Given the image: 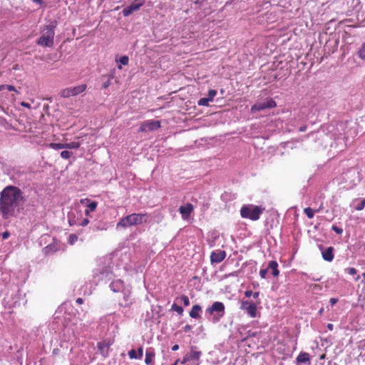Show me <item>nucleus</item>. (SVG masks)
Instances as JSON below:
<instances>
[{"mask_svg": "<svg viewBox=\"0 0 365 365\" xmlns=\"http://www.w3.org/2000/svg\"><path fill=\"white\" fill-rule=\"evenodd\" d=\"M9 235H10V233L9 232H7V231L4 232L2 233V238L4 240H6L9 237Z\"/></svg>", "mask_w": 365, "mask_h": 365, "instance_id": "nucleus-48", "label": "nucleus"}, {"mask_svg": "<svg viewBox=\"0 0 365 365\" xmlns=\"http://www.w3.org/2000/svg\"><path fill=\"white\" fill-rule=\"evenodd\" d=\"M9 91H15L19 93V91L16 89V88L12 85H6V88Z\"/></svg>", "mask_w": 365, "mask_h": 365, "instance_id": "nucleus-43", "label": "nucleus"}, {"mask_svg": "<svg viewBox=\"0 0 365 365\" xmlns=\"http://www.w3.org/2000/svg\"><path fill=\"white\" fill-rule=\"evenodd\" d=\"M307 129V126L306 125H304V126H301L299 128V132H304Z\"/></svg>", "mask_w": 365, "mask_h": 365, "instance_id": "nucleus-52", "label": "nucleus"}, {"mask_svg": "<svg viewBox=\"0 0 365 365\" xmlns=\"http://www.w3.org/2000/svg\"><path fill=\"white\" fill-rule=\"evenodd\" d=\"M364 279L362 280V282L365 284V272L362 274Z\"/></svg>", "mask_w": 365, "mask_h": 365, "instance_id": "nucleus-61", "label": "nucleus"}, {"mask_svg": "<svg viewBox=\"0 0 365 365\" xmlns=\"http://www.w3.org/2000/svg\"><path fill=\"white\" fill-rule=\"evenodd\" d=\"M98 348L101 350V352H103L105 348L108 349V346L104 342H100L98 344Z\"/></svg>", "mask_w": 365, "mask_h": 365, "instance_id": "nucleus-41", "label": "nucleus"}, {"mask_svg": "<svg viewBox=\"0 0 365 365\" xmlns=\"http://www.w3.org/2000/svg\"><path fill=\"white\" fill-rule=\"evenodd\" d=\"M129 58L127 56H123L120 58L119 62L121 65L125 66L128 63Z\"/></svg>", "mask_w": 365, "mask_h": 365, "instance_id": "nucleus-31", "label": "nucleus"}, {"mask_svg": "<svg viewBox=\"0 0 365 365\" xmlns=\"http://www.w3.org/2000/svg\"><path fill=\"white\" fill-rule=\"evenodd\" d=\"M331 230L333 231H334L336 234H339V235L341 234L342 232H343V230L341 228H340V227H337L336 225H333L331 227Z\"/></svg>", "mask_w": 365, "mask_h": 365, "instance_id": "nucleus-38", "label": "nucleus"}, {"mask_svg": "<svg viewBox=\"0 0 365 365\" xmlns=\"http://www.w3.org/2000/svg\"><path fill=\"white\" fill-rule=\"evenodd\" d=\"M345 271L351 275H354L357 272L356 269L354 267L346 268Z\"/></svg>", "mask_w": 365, "mask_h": 365, "instance_id": "nucleus-37", "label": "nucleus"}, {"mask_svg": "<svg viewBox=\"0 0 365 365\" xmlns=\"http://www.w3.org/2000/svg\"><path fill=\"white\" fill-rule=\"evenodd\" d=\"M322 257L325 261L331 262L334 259V248L332 247H327L322 252Z\"/></svg>", "mask_w": 365, "mask_h": 365, "instance_id": "nucleus-14", "label": "nucleus"}, {"mask_svg": "<svg viewBox=\"0 0 365 365\" xmlns=\"http://www.w3.org/2000/svg\"><path fill=\"white\" fill-rule=\"evenodd\" d=\"M71 88L72 90V93H73L74 96L83 92L86 88V86L85 84H82L78 86L72 87Z\"/></svg>", "mask_w": 365, "mask_h": 365, "instance_id": "nucleus-21", "label": "nucleus"}, {"mask_svg": "<svg viewBox=\"0 0 365 365\" xmlns=\"http://www.w3.org/2000/svg\"><path fill=\"white\" fill-rule=\"evenodd\" d=\"M65 143H52L50 144V147L52 148L54 150H61V149H65Z\"/></svg>", "mask_w": 365, "mask_h": 365, "instance_id": "nucleus-26", "label": "nucleus"}, {"mask_svg": "<svg viewBox=\"0 0 365 365\" xmlns=\"http://www.w3.org/2000/svg\"><path fill=\"white\" fill-rule=\"evenodd\" d=\"M180 362V359H177L175 363H173V364L171 365H177L178 363Z\"/></svg>", "mask_w": 365, "mask_h": 365, "instance_id": "nucleus-62", "label": "nucleus"}, {"mask_svg": "<svg viewBox=\"0 0 365 365\" xmlns=\"http://www.w3.org/2000/svg\"><path fill=\"white\" fill-rule=\"evenodd\" d=\"M323 312V309H321L319 312V313L321 314Z\"/></svg>", "mask_w": 365, "mask_h": 365, "instance_id": "nucleus-64", "label": "nucleus"}, {"mask_svg": "<svg viewBox=\"0 0 365 365\" xmlns=\"http://www.w3.org/2000/svg\"><path fill=\"white\" fill-rule=\"evenodd\" d=\"M202 307L199 304H195L192 307L191 311L190 312V317L192 319H197L200 317V312L201 311Z\"/></svg>", "mask_w": 365, "mask_h": 365, "instance_id": "nucleus-18", "label": "nucleus"}, {"mask_svg": "<svg viewBox=\"0 0 365 365\" xmlns=\"http://www.w3.org/2000/svg\"><path fill=\"white\" fill-rule=\"evenodd\" d=\"M145 217V215L133 213L131 215H127L126 217H123L117 223V228L123 227L125 228L127 227L140 225L143 222V218Z\"/></svg>", "mask_w": 365, "mask_h": 365, "instance_id": "nucleus-4", "label": "nucleus"}, {"mask_svg": "<svg viewBox=\"0 0 365 365\" xmlns=\"http://www.w3.org/2000/svg\"><path fill=\"white\" fill-rule=\"evenodd\" d=\"M97 205L96 202L93 201L87 205V209L93 212L96 209Z\"/></svg>", "mask_w": 365, "mask_h": 365, "instance_id": "nucleus-32", "label": "nucleus"}, {"mask_svg": "<svg viewBox=\"0 0 365 365\" xmlns=\"http://www.w3.org/2000/svg\"><path fill=\"white\" fill-rule=\"evenodd\" d=\"M240 309L247 311L252 317H255L257 315V305L252 302L242 301Z\"/></svg>", "mask_w": 365, "mask_h": 365, "instance_id": "nucleus-7", "label": "nucleus"}, {"mask_svg": "<svg viewBox=\"0 0 365 365\" xmlns=\"http://www.w3.org/2000/svg\"><path fill=\"white\" fill-rule=\"evenodd\" d=\"M252 295V290H247L245 292V296L246 297H250Z\"/></svg>", "mask_w": 365, "mask_h": 365, "instance_id": "nucleus-49", "label": "nucleus"}, {"mask_svg": "<svg viewBox=\"0 0 365 365\" xmlns=\"http://www.w3.org/2000/svg\"><path fill=\"white\" fill-rule=\"evenodd\" d=\"M210 101L207 98H202L198 101V106H208Z\"/></svg>", "mask_w": 365, "mask_h": 365, "instance_id": "nucleus-27", "label": "nucleus"}, {"mask_svg": "<svg viewBox=\"0 0 365 365\" xmlns=\"http://www.w3.org/2000/svg\"><path fill=\"white\" fill-rule=\"evenodd\" d=\"M259 292H254V293L252 292V296H253V297L255 299H257L259 297Z\"/></svg>", "mask_w": 365, "mask_h": 365, "instance_id": "nucleus-53", "label": "nucleus"}, {"mask_svg": "<svg viewBox=\"0 0 365 365\" xmlns=\"http://www.w3.org/2000/svg\"><path fill=\"white\" fill-rule=\"evenodd\" d=\"M155 354L153 349H152V348L148 349L145 352V363L147 365L152 364V361H153V359L155 357Z\"/></svg>", "mask_w": 365, "mask_h": 365, "instance_id": "nucleus-16", "label": "nucleus"}, {"mask_svg": "<svg viewBox=\"0 0 365 365\" xmlns=\"http://www.w3.org/2000/svg\"><path fill=\"white\" fill-rule=\"evenodd\" d=\"M278 264L276 261H270L268 264V269H272V274L274 277H277L279 274L278 270Z\"/></svg>", "mask_w": 365, "mask_h": 365, "instance_id": "nucleus-19", "label": "nucleus"}, {"mask_svg": "<svg viewBox=\"0 0 365 365\" xmlns=\"http://www.w3.org/2000/svg\"><path fill=\"white\" fill-rule=\"evenodd\" d=\"M90 212H91V210H88V209H86V210H85V214H86V215H89V213H90Z\"/></svg>", "mask_w": 365, "mask_h": 365, "instance_id": "nucleus-60", "label": "nucleus"}, {"mask_svg": "<svg viewBox=\"0 0 365 365\" xmlns=\"http://www.w3.org/2000/svg\"><path fill=\"white\" fill-rule=\"evenodd\" d=\"M61 96L62 98H68L70 96H73V93H72L71 88H67L61 91Z\"/></svg>", "mask_w": 365, "mask_h": 365, "instance_id": "nucleus-22", "label": "nucleus"}, {"mask_svg": "<svg viewBox=\"0 0 365 365\" xmlns=\"http://www.w3.org/2000/svg\"><path fill=\"white\" fill-rule=\"evenodd\" d=\"M110 78H112V77L109 78L108 79H107L102 85V88L103 89H106L107 88L109 87V86L110 85Z\"/></svg>", "mask_w": 365, "mask_h": 365, "instance_id": "nucleus-42", "label": "nucleus"}, {"mask_svg": "<svg viewBox=\"0 0 365 365\" xmlns=\"http://www.w3.org/2000/svg\"><path fill=\"white\" fill-rule=\"evenodd\" d=\"M89 223V220L88 218H85L83 219L81 222H80V225L83 226V227H85Z\"/></svg>", "mask_w": 365, "mask_h": 365, "instance_id": "nucleus-45", "label": "nucleus"}, {"mask_svg": "<svg viewBox=\"0 0 365 365\" xmlns=\"http://www.w3.org/2000/svg\"><path fill=\"white\" fill-rule=\"evenodd\" d=\"M181 300L182 301L184 306L187 307L190 305V299L187 296L182 295L181 297Z\"/></svg>", "mask_w": 365, "mask_h": 365, "instance_id": "nucleus-36", "label": "nucleus"}, {"mask_svg": "<svg viewBox=\"0 0 365 365\" xmlns=\"http://www.w3.org/2000/svg\"><path fill=\"white\" fill-rule=\"evenodd\" d=\"M72 155V152L63 150L61 153V157L63 159H68Z\"/></svg>", "mask_w": 365, "mask_h": 365, "instance_id": "nucleus-30", "label": "nucleus"}, {"mask_svg": "<svg viewBox=\"0 0 365 365\" xmlns=\"http://www.w3.org/2000/svg\"><path fill=\"white\" fill-rule=\"evenodd\" d=\"M297 361L298 363L309 364L310 356L307 352H301L297 357Z\"/></svg>", "mask_w": 365, "mask_h": 365, "instance_id": "nucleus-17", "label": "nucleus"}, {"mask_svg": "<svg viewBox=\"0 0 365 365\" xmlns=\"http://www.w3.org/2000/svg\"><path fill=\"white\" fill-rule=\"evenodd\" d=\"M192 210L193 205L191 203H187L185 206H180L179 208V212L184 220H186L190 217Z\"/></svg>", "mask_w": 365, "mask_h": 365, "instance_id": "nucleus-12", "label": "nucleus"}, {"mask_svg": "<svg viewBox=\"0 0 365 365\" xmlns=\"http://www.w3.org/2000/svg\"><path fill=\"white\" fill-rule=\"evenodd\" d=\"M133 303V298L130 294V291L123 292V297L122 300L119 301V305L123 307H128Z\"/></svg>", "mask_w": 365, "mask_h": 365, "instance_id": "nucleus-11", "label": "nucleus"}, {"mask_svg": "<svg viewBox=\"0 0 365 365\" xmlns=\"http://www.w3.org/2000/svg\"><path fill=\"white\" fill-rule=\"evenodd\" d=\"M128 356L130 359H138L137 352L135 349H131L128 351Z\"/></svg>", "mask_w": 365, "mask_h": 365, "instance_id": "nucleus-34", "label": "nucleus"}, {"mask_svg": "<svg viewBox=\"0 0 365 365\" xmlns=\"http://www.w3.org/2000/svg\"><path fill=\"white\" fill-rule=\"evenodd\" d=\"M216 95H217V91H215L214 89H210L208 91L207 98L210 101V102H212L214 100V98Z\"/></svg>", "mask_w": 365, "mask_h": 365, "instance_id": "nucleus-28", "label": "nucleus"}, {"mask_svg": "<svg viewBox=\"0 0 365 365\" xmlns=\"http://www.w3.org/2000/svg\"><path fill=\"white\" fill-rule=\"evenodd\" d=\"M113 273L110 269L108 267H104L102 269H97L94 272V277H98L99 280L107 279L110 280L112 279Z\"/></svg>", "mask_w": 365, "mask_h": 365, "instance_id": "nucleus-9", "label": "nucleus"}, {"mask_svg": "<svg viewBox=\"0 0 365 365\" xmlns=\"http://www.w3.org/2000/svg\"><path fill=\"white\" fill-rule=\"evenodd\" d=\"M364 207H365V199H363V200L360 202V203H359V204L356 206L355 209H356V210H362L364 208Z\"/></svg>", "mask_w": 365, "mask_h": 365, "instance_id": "nucleus-35", "label": "nucleus"}, {"mask_svg": "<svg viewBox=\"0 0 365 365\" xmlns=\"http://www.w3.org/2000/svg\"><path fill=\"white\" fill-rule=\"evenodd\" d=\"M160 127V122L159 120H148L144 122L140 127L139 130L141 132H147L150 130H155Z\"/></svg>", "mask_w": 365, "mask_h": 365, "instance_id": "nucleus-8", "label": "nucleus"}, {"mask_svg": "<svg viewBox=\"0 0 365 365\" xmlns=\"http://www.w3.org/2000/svg\"><path fill=\"white\" fill-rule=\"evenodd\" d=\"M359 57L362 59H365V43L362 45L361 48L359 51Z\"/></svg>", "mask_w": 365, "mask_h": 365, "instance_id": "nucleus-33", "label": "nucleus"}, {"mask_svg": "<svg viewBox=\"0 0 365 365\" xmlns=\"http://www.w3.org/2000/svg\"><path fill=\"white\" fill-rule=\"evenodd\" d=\"M327 328H328L329 330L332 331L333 329H334V325L332 324H327Z\"/></svg>", "mask_w": 365, "mask_h": 365, "instance_id": "nucleus-55", "label": "nucleus"}, {"mask_svg": "<svg viewBox=\"0 0 365 365\" xmlns=\"http://www.w3.org/2000/svg\"><path fill=\"white\" fill-rule=\"evenodd\" d=\"M34 2L37 3L38 4H42L43 1L42 0H32Z\"/></svg>", "mask_w": 365, "mask_h": 365, "instance_id": "nucleus-58", "label": "nucleus"}, {"mask_svg": "<svg viewBox=\"0 0 365 365\" xmlns=\"http://www.w3.org/2000/svg\"><path fill=\"white\" fill-rule=\"evenodd\" d=\"M277 106L276 102L272 98L254 104L251 108V112L261 111L265 109L272 108Z\"/></svg>", "mask_w": 365, "mask_h": 365, "instance_id": "nucleus-6", "label": "nucleus"}, {"mask_svg": "<svg viewBox=\"0 0 365 365\" xmlns=\"http://www.w3.org/2000/svg\"><path fill=\"white\" fill-rule=\"evenodd\" d=\"M329 302H330L331 305L333 306L337 303L338 299L337 298H331Z\"/></svg>", "mask_w": 365, "mask_h": 365, "instance_id": "nucleus-47", "label": "nucleus"}, {"mask_svg": "<svg viewBox=\"0 0 365 365\" xmlns=\"http://www.w3.org/2000/svg\"><path fill=\"white\" fill-rule=\"evenodd\" d=\"M196 347L192 346L190 353L187 354L190 360H198L202 354L201 351L195 350Z\"/></svg>", "mask_w": 365, "mask_h": 365, "instance_id": "nucleus-20", "label": "nucleus"}, {"mask_svg": "<svg viewBox=\"0 0 365 365\" xmlns=\"http://www.w3.org/2000/svg\"><path fill=\"white\" fill-rule=\"evenodd\" d=\"M315 210H312L311 207H307L304 210V212L306 214L309 219H312L314 217Z\"/></svg>", "mask_w": 365, "mask_h": 365, "instance_id": "nucleus-24", "label": "nucleus"}, {"mask_svg": "<svg viewBox=\"0 0 365 365\" xmlns=\"http://www.w3.org/2000/svg\"><path fill=\"white\" fill-rule=\"evenodd\" d=\"M204 1L203 0H196L195 1V4H199V5H202L203 4Z\"/></svg>", "mask_w": 365, "mask_h": 365, "instance_id": "nucleus-57", "label": "nucleus"}, {"mask_svg": "<svg viewBox=\"0 0 365 365\" xmlns=\"http://www.w3.org/2000/svg\"><path fill=\"white\" fill-rule=\"evenodd\" d=\"M141 5H142V3H140V4L132 3L130 6H127L126 8H125L123 10V16H128L133 11L138 10Z\"/></svg>", "mask_w": 365, "mask_h": 365, "instance_id": "nucleus-13", "label": "nucleus"}, {"mask_svg": "<svg viewBox=\"0 0 365 365\" xmlns=\"http://www.w3.org/2000/svg\"><path fill=\"white\" fill-rule=\"evenodd\" d=\"M57 352H58V349H53V354H57Z\"/></svg>", "mask_w": 365, "mask_h": 365, "instance_id": "nucleus-63", "label": "nucleus"}, {"mask_svg": "<svg viewBox=\"0 0 365 365\" xmlns=\"http://www.w3.org/2000/svg\"><path fill=\"white\" fill-rule=\"evenodd\" d=\"M264 207L254 205H243L240 209V215L242 218L256 221L264 211Z\"/></svg>", "mask_w": 365, "mask_h": 365, "instance_id": "nucleus-3", "label": "nucleus"}, {"mask_svg": "<svg viewBox=\"0 0 365 365\" xmlns=\"http://www.w3.org/2000/svg\"><path fill=\"white\" fill-rule=\"evenodd\" d=\"M21 106L25 107V108H31V106L29 103H26V102H22L21 103Z\"/></svg>", "mask_w": 365, "mask_h": 365, "instance_id": "nucleus-51", "label": "nucleus"}, {"mask_svg": "<svg viewBox=\"0 0 365 365\" xmlns=\"http://www.w3.org/2000/svg\"><path fill=\"white\" fill-rule=\"evenodd\" d=\"M76 302L77 304H81L83 302V299L82 298H78Z\"/></svg>", "mask_w": 365, "mask_h": 365, "instance_id": "nucleus-54", "label": "nucleus"}, {"mask_svg": "<svg viewBox=\"0 0 365 365\" xmlns=\"http://www.w3.org/2000/svg\"><path fill=\"white\" fill-rule=\"evenodd\" d=\"M138 357L139 359H140L143 356V347L142 346H140L138 349Z\"/></svg>", "mask_w": 365, "mask_h": 365, "instance_id": "nucleus-44", "label": "nucleus"}, {"mask_svg": "<svg viewBox=\"0 0 365 365\" xmlns=\"http://www.w3.org/2000/svg\"><path fill=\"white\" fill-rule=\"evenodd\" d=\"M190 361V358L188 357L187 354H186V355L183 357L182 360L180 361V363H181L182 364H185L187 361Z\"/></svg>", "mask_w": 365, "mask_h": 365, "instance_id": "nucleus-46", "label": "nucleus"}, {"mask_svg": "<svg viewBox=\"0 0 365 365\" xmlns=\"http://www.w3.org/2000/svg\"><path fill=\"white\" fill-rule=\"evenodd\" d=\"M6 85H0V91L5 89Z\"/></svg>", "mask_w": 365, "mask_h": 365, "instance_id": "nucleus-59", "label": "nucleus"}, {"mask_svg": "<svg viewBox=\"0 0 365 365\" xmlns=\"http://www.w3.org/2000/svg\"><path fill=\"white\" fill-rule=\"evenodd\" d=\"M226 252L224 250H216L211 253L210 261L212 263H220L224 260Z\"/></svg>", "mask_w": 365, "mask_h": 365, "instance_id": "nucleus-10", "label": "nucleus"}, {"mask_svg": "<svg viewBox=\"0 0 365 365\" xmlns=\"http://www.w3.org/2000/svg\"><path fill=\"white\" fill-rule=\"evenodd\" d=\"M268 272V267L267 269H262L259 271V275L262 278H266L267 274Z\"/></svg>", "mask_w": 365, "mask_h": 365, "instance_id": "nucleus-40", "label": "nucleus"}, {"mask_svg": "<svg viewBox=\"0 0 365 365\" xmlns=\"http://www.w3.org/2000/svg\"><path fill=\"white\" fill-rule=\"evenodd\" d=\"M178 349H179V346H178V344H175V345H174V346H173V347H172V350H173V351H177V350H178Z\"/></svg>", "mask_w": 365, "mask_h": 365, "instance_id": "nucleus-56", "label": "nucleus"}, {"mask_svg": "<svg viewBox=\"0 0 365 365\" xmlns=\"http://www.w3.org/2000/svg\"><path fill=\"white\" fill-rule=\"evenodd\" d=\"M78 239V237L75 234H71L69 236V242L70 244H73Z\"/></svg>", "mask_w": 365, "mask_h": 365, "instance_id": "nucleus-39", "label": "nucleus"}, {"mask_svg": "<svg viewBox=\"0 0 365 365\" xmlns=\"http://www.w3.org/2000/svg\"><path fill=\"white\" fill-rule=\"evenodd\" d=\"M57 26L56 21H51L45 26L43 34L37 40V43L45 47H51L53 45L54 29Z\"/></svg>", "mask_w": 365, "mask_h": 365, "instance_id": "nucleus-2", "label": "nucleus"}, {"mask_svg": "<svg viewBox=\"0 0 365 365\" xmlns=\"http://www.w3.org/2000/svg\"><path fill=\"white\" fill-rule=\"evenodd\" d=\"M81 145L79 142H71L65 143V149H78Z\"/></svg>", "mask_w": 365, "mask_h": 365, "instance_id": "nucleus-23", "label": "nucleus"}, {"mask_svg": "<svg viewBox=\"0 0 365 365\" xmlns=\"http://www.w3.org/2000/svg\"><path fill=\"white\" fill-rule=\"evenodd\" d=\"M68 219L70 226H73L76 224V222L75 220V215L73 212H68Z\"/></svg>", "mask_w": 365, "mask_h": 365, "instance_id": "nucleus-25", "label": "nucleus"}, {"mask_svg": "<svg viewBox=\"0 0 365 365\" xmlns=\"http://www.w3.org/2000/svg\"><path fill=\"white\" fill-rule=\"evenodd\" d=\"M172 310L177 312L179 314H182L183 313V308L180 306H178L175 303L172 305Z\"/></svg>", "mask_w": 365, "mask_h": 365, "instance_id": "nucleus-29", "label": "nucleus"}, {"mask_svg": "<svg viewBox=\"0 0 365 365\" xmlns=\"http://www.w3.org/2000/svg\"><path fill=\"white\" fill-rule=\"evenodd\" d=\"M206 312L211 315L216 313V315L214 316L212 321L214 322H217L225 314V305L222 302H215L212 304L211 307L206 309Z\"/></svg>", "mask_w": 365, "mask_h": 365, "instance_id": "nucleus-5", "label": "nucleus"}, {"mask_svg": "<svg viewBox=\"0 0 365 365\" xmlns=\"http://www.w3.org/2000/svg\"><path fill=\"white\" fill-rule=\"evenodd\" d=\"M183 329L185 332H188L190 330H191L192 327L189 324H187L186 326L184 327Z\"/></svg>", "mask_w": 365, "mask_h": 365, "instance_id": "nucleus-50", "label": "nucleus"}, {"mask_svg": "<svg viewBox=\"0 0 365 365\" xmlns=\"http://www.w3.org/2000/svg\"><path fill=\"white\" fill-rule=\"evenodd\" d=\"M25 202V198L20 188L8 185L0 192V213L6 220L15 215V210H19Z\"/></svg>", "mask_w": 365, "mask_h": 365, "instance_id": "nucleus-1", "label": "nucleus"}, {"mask_svg": "<svg viewBox=\"0 0 365 365\" xmlns=\"http://www.w3.org/2000/svg\"><path fill=\"white\" fill-rule=\"evenodd\" d=\"M109 287L113 292H120L123 287V282L120 279L112 282Z\"/></svg>", "mask_w": 365, "mask_h": 365, "instance_id": "nucleus-15", "label": "nucleus"}]
</instances>
